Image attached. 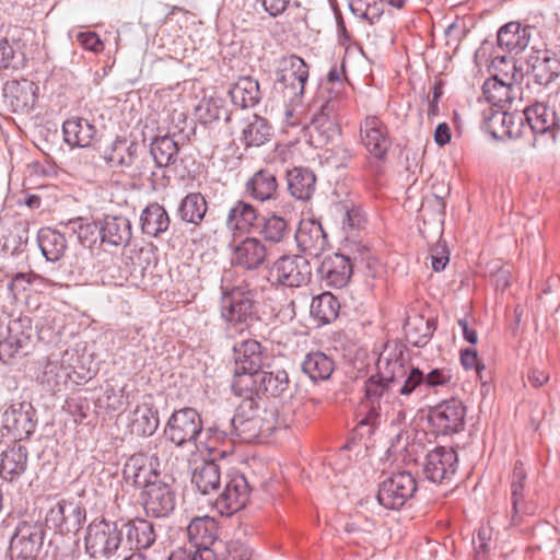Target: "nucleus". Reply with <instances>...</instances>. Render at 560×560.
<instances>
[{
    "label": "nucleus",
    "instance_id": "f257e3e1",
    "mask_svg": "<svg viewBox=\"0 0 560 560\" xmlns=\"http://www.w3.org/2000/svg\"><path fill=\"white\" fill-rule=\"evenodd\" d=\"M377 373L371 375L364 384V397L358 410V428H368L366 434H372L383 421L382 400L390 390H395L399 378L404 376L402 351H385L377 360Z\"/></svg>",
    "mask_w": 560,
    "mask_h": 560
},
{
    "label": "nucleus",
    "instance_id": "f03ea898",
    "mask_svg": "<svg viewBox=\"0 0 560 560\" xmlns=\"http://www.w3.org/2000/svg\"><path fill=\"white\" fill-rule=\"evenodd\" d=\"M359 137L360 143L368 152V170L373 175H380L392 148L387 125L381 117L368 115L360 121Z\"/></svg>",
    "mask_w": 560,
    "mask_h": 560
},
{
    "label": "nucleus",
    "instance_id": "7ed1b4c3",
    "mask_svg": "<svg viewBox=\"0 0 560 560\" xmlns=\"http://www.w3.org/2000/svg\"><path fill=\"white\" fill-rule=\"evenodd\" d=\"M170 452L163 442L155 444L149 454L131 455L124 465L122 477L126 483L142 490L149 483L161 479V466L168 460Z\"/></svg>",
    "mask_w": 560,
    "mask_h": 560
},
{
    "label": "nucleus",
    "instance_id": "20e7f679",
    "mask_svg": "<svg viewBox=\"0 0 560 560\" xmlns=\"http://www.w3.org/2000/svg\"><path fill=\"white\" fill-rule=\"evenodd\" d=\"M235 353L234 378L232 390L242 396L255 384V376L264 365V351L261 345L254 339H246L233 347Z\"/></svg>",
    "mask_w": 560,
    "mask_h": 560
},
{
    "label": "nucleus",
    "instance_id": "39448f33",
    "mask_svg": "<svg viewBox=\"0 0 560 560\" xmlns=\"http://www.w3.org/2000/svg\"><path fill=\"white\" fill-rule=\"evenodd\" d=\"M74 354L66 351L61 359L49 358L44 364L37 381L42 387L50 393L57 394L67 389L69 382L77 385L86 382L89 376L82 371H78L71 361Z\"/></svg>",
    "mask_w": 560,
    "mask_h": 560
},
{
    "label": "nucleus",
    "instance_id": "423d86ee",
    "mask_svg": "<svg viewBox=\"0 0 560 560\" xmlns=\"http://www.w3.org/2000/svg\"><path fill=\"white\" fill-rule=\"evenodd\" d=\"M202 429L203 423L199 412L195 408L185 407L171 415L164 428V436L176 447L197 448V440Z\"/></svg>",
    "mask_w": 560,
    "mask_h": 560
},
{
    "label": "nucleus",
    "instance_id": "0eeeda50",
    "mask_svg": "<svg viewBox=\"0 0 560 560\" xmlns=\"http://www.w3.org/2000/svg\"><path fill=\"white\" fill-rule=\"evenodd\" d=\"M85 550L92 558H110L122 541V533L117 525L106 520H95L89 524L84 537Z\"/></svg>",
    "mask_w": 560,
    "mask_h": 560
},
{
    "label": "nucleus",
    "instance_id": "6e6552de",
    "mask_svg": "<svg viewBox=\"0 0 560 560\" xmlns=\"http://www.w3.org/2000/svg\"><path fill=\"white\" fill-rule=\"evenodd\" d=\"M86 520V510L80 501L61 499L45 513V526L60 535L77 534Z\"/></svg>",
    "mask_w": 560,
    "mask_h": 560
},
{
    "label": "nucleus",
    "instance_id": "1a4fd4ad",
    "mask_svg": "<svg viewBox=\"0 0 560 560\" xmlns=\"http://www.w3.org/2000/svg\"><path fill=\"white\" fill-rule=\"evenodd\" d=\"M44 539L45 529L40 522H20L10 540L11 560H37Z\"/></svg>",
    "mask_w": 560,
    "mask_h": 560
},
{
    "label": "nucleus",
    "instance_id": "9d476101",
    "mask_svg": "<svg viewBox=\"0 0 560 560\" xmlns=\"http://www.w3.org/2000/svg\"><path fill=\"white\" fill-rule=\"evenodd\" d=\"M254 290L248 285L233 287L222 294L221 316L229 325H247L255 316Z\"/></svg>",
    "mask_w": 560,
    "mask_h": 560
},
{
    "label": "nucleus",
    "instance_id": "9b49d317",
    "mask_svg": "<svg viewBox=\"0 0 560 560\" xmlns=\"http://www.w3.org/2000/svg\"><path fill=\"white\" fill-rule=\"evenodd\" d=\"M417 491V480L409 471L392 474L380 483L378 503L387 510H400L413 498Z\"/></svg>",
    "mask_w": 560,
    "mask_h": 560
},
{
    "label": "nucleus",
    "instance_id": "f8f14e48",
    "mask_svg": "<svg viewBox=\"0 0 560 560\" xmlns=\"http://www.w3.org/2000/svg\"><path fill=\"white\" fill-rule=\"evenodd\" d=\"M221 488L214 501V508L221 515L230 516L246 505L250 489L243 474L236 470L226 472Z\"/></svg>",
    "mask_w": 560,
    "mask_h": 560
},
{
    "label": "nucleus",
    "instance_id": "ddd939ff",
    "mask_svg": "<svg viewBox=\"0 0 560 560\" xmlns=\"http://www.w3.org/2000/svg\"><path fill=\"white\" fill-rule=\"evenodd\" d=\"M141 504L148 516L162 518L168 516L176 506V492L171 477L149 483L141 492Z\"/></svg>",
    "mask_w": 560,
    "mask_h": 560
},
{
    "label": "nucleus",
    "instance_id": "4468645a",
    "mask_svg": "<svg viewBox=\"0 0 560 560\" xmlns=\"http://www.w3.org/2000/svg\"><path fill=\"white\" fill-rule=\"evenodd\" d=\"M465 416L463 402L452 398L430 408L428 421L436 434L451 435L464 429Z\"/></svg>",
    "mask_w": 560,
    "mask_h": 560
},
{
    "label": "nucleus",
    "instance_id": "2eb2a0df",
    "mask_svg": "<svg viewBox=\"0 0 560 560\" xmlns=\"http://www.w3.org/2000/svg\"><path fill=\"white\" fill-rule=\"evenodd\" d=\"M312 268L306 258L298 255L282 256L270 270L271 281L288 288H300L308 283Z\"/></svg>",
    "mask_w": 560,
    "mask_h": 560
},
{
    "label": "nucleus",
    "instance_id": "dca6fc26",
    "mask_svg": "<svg viewBox=\"0 0 560 560\" xmlns=\"http://www.w3.org/2000/svg\"><path fill=\"white\" fill-rule=\"evenodd\" d=\"M524 117L536 136L533 141L534 148L538 145V136H546L551 144L556 143L560 131V112L557 108L537 102L524 109Z\"/></svg>",
    "mask_w": 560,
    "mask_h": 560
},
{
    "label": "nucleus",
    "instance_id": "f3484780",
    "mask_svg": "<svg viewBox=\"0 0 560 560\" xmlns=\"http://www.w3.org/2000/svg\"><path fill=\"white\" fill-rule=\"evenodd\" d=\"M35 410L28 401H13L2 415V434L13 440L27 439L36 428Z\"/></svg>",
    "mask_w": 560,
    "mask_h": 560
},
{
    "label": "nucleus",
    "instance_id": "a211bd4d",
    "mask_svg": "<svg viewBox=\"0 0 560 560\" xmlns=\"http://www.w3.org/2000/svg\"><path fill=\"white\" fill-rule=\"evenodd\" d=\"M187 538L190 548L198 551L201 560H217L211 546L218 539V524L210 516L196 517L187 526Z\"/></svg>",
    "mask_w": 560,
    "mask_h": 560
},
{
    "label": "nucleus",
    "instance_id": "6ab92c4d",
    "mask_svg": "<svg viewBox=\"0 0 560 560\" xmlns=\"http://www.w3.org/2000/svg\"><path fill=\"white\" fill-rule=\"evenodd\" d=\"M268 247L257 236H246L232 245L231 262L244 270L259 269L268 258Z\"/></svg>",
    "mask_w": 560,
    "mask_h": 560
},
{
    "label": "nucleus",
    "instance_id": "aec40b11",
    "mask_svg": "<svg viewBox=\"0 0 560 560\" xmlns=\"http://www.w3.org/2000/svg\"><path fill=\"white\" fill-rule=\"evenodd\" d=\"M457 463V453L452 447L438 446L427 454L423 474L432 482H447L455 475Z\"/></svg>",
    "mask_w": 560,
    "mask_h": 560
},
{
    "label": "nucleus",
    "instance_id": "412c9836",
    "mask_svg": "<svg viewBox=\"0 0 560 560\" xmlns=\"http://www.w3.org/2000/svg\"><path fill=\"white\" fill-rule=\"evenodd\" d=\"M308 79V67L301 57L295 55L284 58L276 74L279 84L289 97L302 96Z\"/></svg>",
    "mask_w": 560,
    "mask_h": 560
},
{
    "label": "nucleus",
    "instance_id": "4be33fe9",
    "mask_svg": "<svg viewBox=\"0 0 560 560\" xmlns=\"http://www.w3.org/2000/svg\"><path fill=\"white\" fill-rule=\"evenodd\" d=\"M527 65L530 68L534 81L542 86H548L560 74V60L556 54L544 47L533 46L527 56Z\"/></svg>",
    "mask_w": 560,
    "mask_h": 560
},
{
    "label": "nucleus",
    "instance_id": "5701e85b",
    "mask_svg": "<svg viewBox=\"0 0 560 560\" xmlns=\"http://www.w3.org/2000/svg\"><path fill=\"white\" fill-rule=\"evenodd\" d=\"M486 128L494 138H518L522 135L523 117L508 112L506 107H489L482 112Z\"/></svg>",
    "mask_w": 560,
    "mask_h": 560
},
{
    "label": "nucleus",
    "instance_id": "b1692460",
    "mask_svg": "<svg viewBox=\"0 0 560 560\" xmlns=\"http://www.w3.org/2000/svg\"><path fill=\"white\" fill-rule=\"evenodd\" d=\"M318 273L325 287L342 289L352 277L353 265L348 256L335 253L323 259Z\"/></svg>",
    "mask_w": 560,
    "mask_h": 560
},
{
    "label": "nucleus",
    "instance_id": "393cba45",
    "mask_svg": "<svg viewBox=\"0 0 560 560\" xmlns=\"http://www.w3.org/2000/svg\"><path fill=\"white\" fill-rule=\"evenodd\" d=\"M28 343L30 335L23 331L21 322H0V361L9 364Z\"/></svg>",
    "mask_w": 560,
    "mask_h": 560
},
{
    "label": "nucleus",
    "instance_id": "a878e982",
    "mask_svg": "<svg viewBox=\"0 0 560 560\" xmlns=\"http://www.w3.org/2000/svg\"><path fill=\"white\" fill-rule=\"evenodd\" d=\"M294 238L299 249L310 256H318L327 245V237L320 223L314 220H302Z\"/></svg>",
    "mask_w": 560,
    "mask_h": 560
},
{
    "label": "nucleus",
    "instance_id": "bb28decb",
    "mask_svg": "<svg viewBox=\"0 0 560 560\" xmlns=\"http://www.w3.org/2000/svg\"><path fill=\"white\" fill-rule=\"evenodd\" d=\"M271 137L272 126L266 118L253 114L241 121L240 141L245 149L261 147Z\"/></svg>",
    "mask_w": 560,
    "mask_h": 560
},
{
    "label": "nucleus",
    "instance_id": "cd10ccee",
    "mask_svg": "<svg viewBox=\"0 0 560 560\" xmlns=\"http://www.w3.org/2000/svg\"><path fill=\"white\" fill-rule=\"evenodd\" d=\"M96 132V127L86 118L74 116L62 124L63 140L72 148L91 147Z\"/></svg>",
    "mask_w": 560,
    "mask_h": 560
},
{
    "label": "nucleus",
    "instance_id": "c85d7f7f",
    "mask_svg": "<svg viewBox=\"0 0 560 560\" xmlns=\"http://www.w3.org/2000/svg\"><path fill=\"white\" fill-rule=\"evenodd\" d=\"M534 27L511 21L498 31V45L510 52L518 54L529 44Z\"/></svg>",
    "mask_w": 560,
    "mask_h": 560
},
{
    "label": "nucleus",
    "instance_id": "c756f323",
    "mask_svg": "<svg viewBox=\"0 0 560 560\" xmlns=\"http://www.w3.org/2000/svg\"><path fill=\"white\" fill-rule=\"evenodd\" d=\"M28 452L21 444H13L1 453L0 476L3 480L16 481L27 468Z\"/></svg>",
    "mask_w": 560,
    "mask_h": 560
},
{
    "label": "nucleus",
    "instance_id": "7c9ffc66",
    "mask_svg": "<svg viewBox=\"0 0 560 560\" xmlns=\"http://www.w3.org/2000/svg\"><path fill=\"white\" fill-rule=\"evenodd\" d=\"M131 223L122 215H106L100 225V236L103 244L126 246L131 238Z\"/></svg>",
    "mask_w": 560,
    "mask_h": 560
},
{
    "label": "nucleus",
    "instance_id": "2f4dec72",
    "mask_svg": "<svg viewBox=\"0 0 560 560\" xmlns=\"http://www.w3.org/2000/svg\"><path fill=\"white\" fill-rule=\"evenodd\" d=\"M258 234L265 244L282 245L291 238L292 229L285 218L271 213L261 219L258 224Z\"/></svg>",
    "mask_w": 560,
    "mask_h": 560
},
{
    "label": "nucleus",
    "instance_id": "473e14b6",
    "mask_svg": "<svg viewBox=\"0 0 560 560\" xmlns=\"http://www.w3.org/2000/svg\"><path fill=\"white\" fill-rule=\"evenodd\" d=\"M220 466L213 460L197 464L191 471V483L201 494L218 492L222 486Z\"/></svg>",
    "mask_w": 560,
    "mask_h": 560
},
{
    "label": "nucleus",
    "instance_id": "72a5a7b5",
    "mask_svg": "<svg viewBox=\"0 0 560 560\" xmlns=\"http://www.w3.org/2000/svg\"><path fill=\"white\" fill-rule=\"evenodd\" d=\"M160 424L158 409L150 402L139 404L131 412L129 427L131 433L139 436H151Z\"/></svg>",
    "mask_w": 560,
    "mask_h": 560
},
{
    "label": "nucleus",
    "instance_id": "f704fd0d",
    "mask_svg": "<svg viewBox=\"0 0 560 560\" xmlns=\"http://www.w3.org/2000/svg\"><path fill=\"white\" fill-rule=\"evenodd\" d=\"M231 424L235 434L246 443L257 442L273 430V424L267 417L232 418Z\"/></svg>",
    "mask_w": 560,
    "mask_h": 560
},
{
    "label": "nucleus",
    "instance_id": "c9c22d12",
    "mask_svg": "<svg viewBox=\"0 0 560 560\" xmlns=\"http://www.w3.org/2000/svg\"><path fill=\"white\" fill-rule=\"evenodd\" d=\"M290 378L285 370L260 371L255 376V384L250 385L256 396L260 394L279 397L289 389Z\"/></svg>",
    "mask_w": 560,
    "mask_h": 560
},
{
    "label": "nucleus",
    "instance_id": "e433bc0d",
    "mask_svg": "<svg viewBox=\"0 0 560 560\" xmlns=\"http://www.w3.org/2000/svg\"><path fill=\"white\" fill-rule=\"evenodd\" d=\"M277 190L276 175L268 170L257 171L245 184V191L248 196L259 202L276 199Z\"/></svg>",
    "mask_w": 560,
    "mask_h": 560
},
{
    "label": "nucleus",
    "instance_id": "4c0bfd02",
    "mask_svg": "<svg viewBox=\"0 0 560 560\" xmlns=\"http://www.w3.org/2000/svg\"><path fill=\"white\" fill-rule=\"evenodd\" d=\"M287 184L293 198L306 201L316 190V176L310 168L294 167L287 173Z\"/></svg>",
    "mask_w": 560,
    "mask_h": 560
},
{
    "label": "nucleus",
    "instance_id": "58836bf2",
    "mask_svg": "<svg viewBox=\"0 0 560 560\" xmlns=\"http://www.w3.org/2000/svg\"><path fill=\"white\" fill-rule=\"evenodd\" d=\"M140 145L135 141L117 137L104 151V161L110 167H129L138 156Z\"/></svg>",
    "mask_w": 560,
    "mask_h": 560
},
{
    "label": "nucleus",
    "instance_id": "ea45409f",
    "mask_svg": "<svg viewBox=\"0 0 560 560\" xmlns=\"http://www.w3.org/2000/svg\"><path fill=\"white\" fill-rule=\"evenodd\" d=\"M258 210L245 200H236L228 211L225 224L231 232H248L257 223Z\"/></svg>",
    "mask_w": 560,
    "mask_h": 560
},
{
    "label": "nucleus",
    "instance_id": "a19ab883",
    "mask_svg": "<svg viewBox=\"0 0 560 560\" xmlns=\"http://www.w3.org/2000/svg\"><path fill=\"white\" fill-rule=\"evenodd\" d=\"M170 215L165 208L158 202L149 203L140 214L142 232L151 237H159L170 228Z\"/></svg>",
    "mask_w": 560,
    "mask_h": 560
},
{
    "label": "nucleus",
    "instance_id": "79ce46f5",
    "mask_svg": "<svg viewBox=\"0 0 560 560\" xmlns=\"http://www.w3.org/2000/svg\"><path fill=\"white\" fill-rule=\"evenodd\" d=\"M511 68L513 70L511 85L505 84L502 81H499L497 78L487 80L482 86V93L485 98L490 104V107L501 108L506 107L513 100V91L515 86L513 82L521 77V73L516 71L515 66L512 63Z\"/></svg>",
    "mask_w": 560,
    "mask_h": 560
},
{
    "label": "nucleus",
    "instance_id": "37998d69",
    "mask_svg": "<svg viewBox=\"0 0 560 560\" xmlns=\"http://www.w3.org/2000/svg\"><path fill=\"white\" fill-rule=\"evenodd\" d=\"M229 93L233 104L243 109L256 106L261 100L259 83L250 77L240 78Z\"/></svg>",
    "mask_w": 560,
    "mask_h": 560
},
{
    "label": "nucleus",
    "instance_id": "c03bdc74",
    "mask_svg": "<svg viewBox=\"0 0 560 560\" xmlns=\"http://www.w3.org/2000/svg\"><path fill=\"white\" fill-rule=\"evenodd\" d=\"M302 371L314 382L327 381L335 371L332 358L322 351L307 353L301 364Z\"/></svg>",
    "mask_w": 560,
    "mask_h": 560
},
{
    "label": "nucleus",
    "instance_id": "a18cd8bd",
    "mask_svg": "<svg viewBox=\"0 0 560 560\" xmlns=\"http://www.w3.org/2000/svg\"><path fill=\"white\" fill-rule=\"evenodd\" d=\"M66 232L51 228H43L38 232L37 241L43 256L49 261H58L66 253L68 244Z\"/></svg>",
    "mask_w": 560,
    "mask_h": 560
},
{
    "label": "nucleus",
    "instance_id": "49530a36",
    "mask_svg": "<svg viewBox=\"0 0 560 560\" xmlns=\"http://www.w3.org/2000/svg\"><path fill=\"white\" fill-rule=\"evenodd\" d=\"M339 308L340 304L336 296L329 292H324L313 298L310 313L317 322V325H326L338 317Z\"/></svg>",
    "mask_w": 560,
    "mask_h": 560
},
{
    "label": "nucleus",
    "instance_id": "de8ad7c7",
    "mask_svg": "<svg viewBox=\"0 0 560 560\" xmlns=\"http://www.w3.org/2000/svg\"><path fill=\"white\" fill-rule=\"evenodd\" d=\"M208 210L206 198L200 192H190L182 199L177 214L182 221L199 225Z\"/></svg>",
    "mask_w": 560,
    "mask_h": 560
},
{
    "label": "nucleus",
    "instance_id": "09e8293b",
    "mask_svg": "<svg viewBox=\"0 0 560 560\" xmlns=\"http://www.w3.org/2000/svg\"><path fill=\"white\" fill-rule=\"evenodd\" d=\"M435 329L433 322L423 316L408 317L404 330L407 341L413 347L425 346Z\"/></svg>",
    "mask_w": 560,
    "mask_h": 560
},
{
    "label": "nucleus",
    "instance_id": "8fccbe9b",
    "mask_svg": "<svg viewBox=\"0 0 560 560\" xmlns=\"http://www.w3.org/2000/svg\"><path fill=\"white\" fill-rule=\"evenodd\" d=\"M178 151L177 142L170 136L158 137L150 147V155L159 168L174 164Z\"/></svg>",
    "mask_w": 560,
    "mask_h": 560
},
{
    "label": "nucleus",
    "instance_id": "3c124183",
    "mask_svg": "<svg viewBox=\"0 0 560 560\" xmlns=\"http://www.w3.org/2000/svg\"><path fill=\"white\" fill-rule=\"evenodd\" d=\"M222 115L225 120H230V115L224 106V101L220 97H203L195 107V116L202 125H210L219 120Z\"/></svg>",
    "mask_w": 560,
    "mask_h": 560
},
{
    "label": "nucleus",
    "instance_id": "603ef678",
    "mask_svg": "<svg viewBox=\"0 0 560 560\" xmlns=\"http://www.w3.org/2000/svg\"><path fill=\"white\" fill-rule=\"evenodd\" d=\"M404 374L396 384L395 392L406 397L412 394L422 397L425 390L424 373L418 368H409L404 360Z\"/></svg>",
    "mask_w": 560,
    "mask_h": 560
},
{
    "label": "nucleus",
    "instance_id": "864d4df0",
    "mask_svg": "<svg viewBox=\"0 0 560 560\" xmlns=\"http://www.w3.org/2000/svg\"><path fill=\"white\" fill-rule=\"evenodd\" d=\"M127 538L137 549L150 548L156 539L154 526L147 520H136L128 524Z\"/></svg>",
    "mask_w": 560,
    "mask_h": 560
},
{
    "label": "nucleus",
    "instance_id": "5fc2aeb1",
    "mask_svg": "<svg viewBox=\"0 0 560 560\" xmlns=\"http://www.w3.org/2000/svg\"><path fill=\"white\" fill-rule=\"evenodd\" d=\"M27 231L22 225H14L0 242V254L4 257L20 256L27 245Z\"/></svg>",
    "mask_w": 560,
    "mask_h": 560
},
{
    "label": "nucleus",
    "instance_id": "6e6d98bb",
    "mask_svg": "<svg viewBox=\"0 0 560 560\" xmlns=\"http://www.w3.org/2000/svg\"><path fill=\"white\" fill-rule=\"evenodd\" d=\"M32 83L12 82L7 91L5 97L10 100V105L14 112L25 110L32 107L35 103V94L33 93Z\"/></svg>",
    "mask_w": 560,
    "mask_h": 560
},
{
    "label": "nucleus",
    "instance_id": "4d7b16f0",
    "mask_svg": "<svg viewBox=\"0 0 560 560\" xmlns=\"http://www.w3.org/2000/svg\"><path fill=\"white\" fill-rule=\"evenodd\" d=\"M241 397H243V400L240 402L233 418L267 417V411L261 406L259 396H256L250 386L249 390Z\"/></svg>",
    "mask_w": 560,
    "mask_h": 560
},
{
    "label": "nucleus",
    "instance_id": "13d9d810",
    "mask_svg": "<svg viewBox=\"0 0 560 560\" xmlns=\"http://www.w3.org/2000/svg\"><path fill=\"white\" fill-rule=\"evenodd\" d=\"M492 529L488 525H481L472 539L475 556L474 560H486L490 551Z\"/></svg>",
    "mask_w": 560,
    "mask_h": 560
},
{
    "label": "nucleus",
    "instance_id": "bf43d9fd",
    "mask_svg": "<svg viewBox=\"0 0 560 560\" xmlns=\"http://www.w3.org/2000/svg\"><path fill=\"white\" fill-rule=\"evenodd\" d=\"M524 485L525 482H518V481H511V502H512V510L513 515L511 518V523L513 525H517L521 521V514L522 513H533V509H522L521 504L524 499Z\"/></svg>",
    "mask_w": 560,
    "mask_h": 560
},
{
    "label": "nucleus",
    "instance_id": "052dcab7",
    "mask_svg": "<svg viewBox=\"0 0 560 560\" xmlns=\"http://www.w3.org/2000/svg\"><path fill=\"white\" fill-rule=\"evenodd\" d=\"M39 279L40 277L33 271L18 272L12 277L10 283L8 284V290L11 292L14 299H18L19 295L26 292L31 285Z\"/></svg>",
    "mask_w": 560,
    "mask_h": 560
},
{
    "label": "nucleus",
    "instance_id": "680f3d73",
    "mask_svg": "<svg viewBox=\"0 0 560 560\" xmlns=\"http://www.w3.org/2000/svg\"><path fill=\"white\" fill-rule=\"evenodd\" d=\"M364 224H365V215H364L363 210L360 207L353 206L351 208L346 209L343 219H342L343 230L352 233V232H355V231L360 230L361 228H363Z\"/></svg>",
    "mask_w": 560,
    "mask_h": 560
},
{
    "label": "nucleus",
    "instance_id": "e2e57ef3",
    "mask_svg": "<svg viewBox=\"0 0 560 560\" xmlns=\"http://www.w3.org/2000/svg\"><path fill=\"white\" fill-rule=\"evenodd\" d=\"M348 105V101L345 96L329 98L320 109V116L313 121V125H317L323 117L328 120L335 119Z\"/></svg>",
    "mask_w": 560,
    "mask_h": 560
},
{
    "label": "nucleus",
    "instance_id": "0e129e2a",
    "mask_svg": "<svg viewBox=\"0 0 560 560\" xmlns=\"http://www.w3.org/2000/svg\"><path fill=\"white\" fill-rule=\"evenodd\" d=\"M453 378L452 372L448 369H432L424 374V387L435 388L448 384Z\"/></svg>",
    "mask_w": 560,
    "mask_h": 560
},
{
    "label": "nucleus",
    "instance_id": "69168bd1",
    "mask_svg": "<svg viewBox=\"0 0 560 560\" xmlns=\"http://www.w3.org/2000/svg\"><path fill=\"white\" fill-rule=\"evenodd\" d=\"M63 228L66 233L75 234L81 243H84L88 233L92 230V225L85 222L82 218L69 220L63 224Z\"/></svg>",
    "mask_w": 560,
    "mask_h": 560
},
{
    "label": "nucleus",
    "instance_id": "338daca9",
    "mask_svg": "<svg viewBox=\"0 0 560 560\" xmlns=\"http://www.w3.org/2000/svg\"><path fill=\"white\" fill-rule=\"evenodd\" d=\"M460 363L465 370H475L480 373L485 365L480 363L476 349L466 348L460 351Z\"/></svg>",
    "mask_w": 560,
    "mask_h": 560
},
{
    "label": "nucleus",
    "instance_id": "774afa93",
    "mask_svg": "<svg viewBox=\"0 0 560 560\" xmlns=\"http://www.w3.org/2000/svg\"><path fill=\"white\" fill-rule=\"evenodd\" d=\"M77 40L88 50L97 52L103 49V43L94 32H80L77 35Z\"/></svg>",
    "mask_w": 560,
    "mask_h": 560
}]
</instances>
